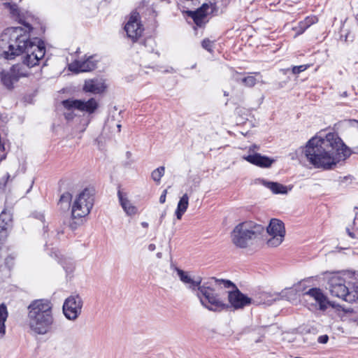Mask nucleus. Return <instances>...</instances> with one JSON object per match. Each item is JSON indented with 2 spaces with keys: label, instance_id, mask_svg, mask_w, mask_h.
<instances>
[{
  "label": "nucleus",
  "instance_id": "nucleus-27",
  "mask_svg": "<svg viewBox=\"0 0 358 358\" xmlns=\"http://www.w3.org/2000/svg\"><path fill=\"white\" fill-rule=\"evenodd\" d=\"M71 200V194L68 192H64L61 195L59 200L58 201V205L63 210L69 209L70 207Z\"/></svg>",
  "mask_w": 358,
  "mask_h": 358
},
{
  "label": "nucleus",
  "instance_id": "nucleus-19",
  "mask_svg": "<svg viewBox=\"0 0 358 358\" xmlns=\"http://www.w3.org/2000/svg\"><path fill=\"white\" fill-rule=\"evenodd\" d=\"M259 181L262 185L269 189L273 194H285L287 193V187L280 183L277 182L267 181L264 179H261Z\"/></svg>",
  "mask_w": 358,
  "mask_h": 358
},
{
  "label": "nucleus",
  "instance_id": "nucleus-36",
  "mask_svg": "<svg viewBox=\"0 0 358 358\" xmlns=\"http://www.w3.org/2000/svg\"><path fill=\"white\" fill-rule=\"evenodd\" d=\"M65 117L66 119L69 120V119H72L73 118V115L72 113H65Z\"/></svg>",
  "mask_w": 358,
  "mask_h": 358
},
{
  "label": "nucleus",
  "instance_id": "nucleus-31",
  "mask_svg": "<svg viewBox=\"0 0 358 358\" xmlns=\"http://www.w3.org/2000/svg\"><path fill=\"white\" fill-rule=\"evenodd\" d=\"M353 178L351 176H345L340 180V185H343L345 183H351Z\"/></svg>",
  "mask_w": 358,
  "mask_h": 358
},
{
  "label": "nucleus",
  "instance_id": "nucleus-30",
  "mask_svg": "<svg viewBox=\"0 0 358 358\" xmlns=\"http://www.w3.org/2000/svg\"><path fill=\"white\" fill-rule=\"evenodd\" d=\"M309 67V65L303 64L300 66H293L292 71L293 74H299L304 71H306Z\"/></svg>",
  "mask_w": 358,
  "mask_h": 358
},
{
  "label": "nucleus",
  "instance_id": "nucleus-14",
  "mask_svg": "<svg viewBox=\"0 0 358 358\" xmlns=\"http://www.w3.org/2000/svg\"><path fill=\"white\" fill-rule=\"evenodd\" d=\"M96 66V62L90 56L85 61H74L69 64V69L75 73L87 72L94 70Z\"/></svg>",
  "mask_w": 358,
  "mask_h": 358
},
{
  "label": "nucleus",
  "instance_id": "nucleus-12",
  "mask_svg": "<svg viewBox=\"0 0 358 358\" xmlns=\"http://www.w3.org/2000/svg\"><path fill=\"white\" fill-rule=\"evenodd\" d=\"M27 76L20 64L13 65L8 71H2L0 73L2 84L8 90L13 88V84L22 77Z\"/></svg>",
  "mask_w": 358,
  "mask_h": 358
},
{
  "label": "nucleus",
  "instance_id": "nucleus-45",
  "mask_svg": "<svg viewBox=\"0 0 358 358\" xmlns=\"http://www.w3.org/2000/svg\"><path fill=\"white\" fill-rule=\"evenodd\" d=\"M224 96H228V95H229V94H228L227 92H224Z\"/></svg>",
  "mask_w": 358,
  "mask_h": 358
},
{
  "label": "nucleus",
  "instance_id": "nucleus-43",
  "mask_svg": "<svg viewBox=\"0 0 358 358\" xmlns=\"http://www.w3.org/2000/svg\"><path fill=\"white\" fill-rule=\"evenodd\" d=\"M343 96H348V94H347V92H344L342 94Z\"/></svg>",
  "mask_w": 358,
  "mask_h": 358
},
{
  "label": "nucleus",
  "instance_id": "nucleus-33",
  "mask_svg": "<svg viewBox=\"0 0 358 358\" xmlns=\"http://www.w3.org/2000/svg\"><path fill=\"white\" fill-rule=\"evenodd\" d=\"M329 340V337L327 335H322V336H320L318 337L317 338V341L320 343H327V341Z\"/></svg>",
  "mask_w": 358,
  "mask_h": 358
},
{
  "label": "nucleus",
  "instance_id": "nucleus-15",
  "mask_svg": "<svg viewBox=\"0 0 358 358\" xmlns=\"http://www.w3.org/2000/svg\"><path fill=\"white\" fill-rule=\"evenodd\" d=\"M210 6L208 3H203L196 10H187V16L192 18L194 22L199 27H201L205 23V18L208 14Z\"/></svg>",
  "mask_w": 358,
  "mask_h": 358
},
{
  "label": "nucleus",
  "instance_id": "nucleus-44",
  "mask_svg": "<svg viewBox=\"0 0 358 358\" xmlns=\"http://www.w3.org/2000/svg\"><path fill=\"white\" fill-rule=\"evenodd\" d=\"M117 128H118V129H119V131H120L121 125H120V124H117Z\"/></svg>",
  "mask_w": 358,
  "mask_h": 358
},
{
  "label": "nucleus",
  "instance_id": "nucleus-20",
  "mask_svg": "<svg viewBox=\"0 0 358 358\" xmlns=\"http://www.w3.org/2000/svg\"><path fill=\"white\" fill-rule=\"evenodd\" d=\"M117 196L120 200V205L128 215H133L137 213V208L134 206L129 200L124 196L122 192L119 190Z\"/></svg>",
  "mask_w": 358,
  "mask_h": 358
},
{
  "label": "nucleus",
  "instance_id": "nucleus-37",
  "mask_svg": "<svg viewBox=\"0 0 358 358\" xmlns=\"http://www.w3.org/2000/svg\"><path fill=\"white\" fill-rule=\"evenodd\" d=\"M347 232H348V235H349L350 237H352V238H354V237H355L354 234H353V233H352V232L350 231V229H347Z\"/></svg>",
  "mask_w": 358,
  "mask_h": 358
},
{
  "label": "nucleus",
  "instance_id": "nucleus-7",
  "mask_svg": "<svg viewBox=\"0 0 358 358\" xmlns=\"http://www.w3.org/2000/svg\"><path fill=\"white\" fill-rule=\"evenodd\" d=\"M264 232V227L252 221L237 224L231 233V242L239 248H246L259 239Z\"/></svg>",
  "mask_w": 358,
  "mask_h": 358
},
{
  "label": "nucleus",
  "instance_id": "nucleus-26",
  "mask_svg": "<svg viewBox=\"0 0 358 358\" xmlns=\"http://www.w3.org/2000/svg\"><path fill=\"white\" fill-rule=\"evenodd\" d=\"M8 317L6 306L4 303L0 305V334H5V322Z\"/></svg>",
  "mask_w": 358,
  "mask_h": 358
},
{
  "label": "nucleus",
  "instance_id": "nucleus-34",
  "mask_svg": "<svg viewBox=\"0 0 358 358\" xmlns=\"http://www.w3.org/2000/svg\"><path fill=\"white\" fill-rule=\"evenodd\" d=\"M166 197L165 195H161L160 197H159V202L161 203H164L165 201H166Z\"/></svg>",
  "mask_w": 358,
  "mask_h": 358
},
{
  "label": "nucleus",
  "instance_id": "nucleus-42",
  "mask_svg": "<svg viewBox=\"0 0 358 358\" xmlns=\"http://www.w3.org/2000/svg\"><path fill=\"white\" fill-rule=\"evenodd\" d=\"M162 253H161V252H158V253L157 254V257L158 258H161V257H162Z\"/></svg>",
  "mask_w": 358,
  "mask_h": 358
},
{
  "label": "nucleus",
  "instance_id": "nucleus-35",
  "mask_svg": "<svg viewBox=\"0 0 358 358\" xmlns=\"http://www.w3.org/2000/svg\"><path fill=\"white\" fill-rule=\"evenodd\" d=\"M155 248H156V246H155V244L151 243V244H150V245H148V250H149L150 251H154V250H155Z\"/></svg>",
  "mask_w": 358,
  "mask_h": 358
},
{
  "label": "nucleus",
  "instance_id": "nucleus-41",
  "mask_svg": "<svg viewBox=\"0 0 358 358\" xmlns=\"http://www.w3.org/2000/svg\"><path fill=\"white\" fill-rule=\"evenodd\" d=\"M165 215H166V212H164V213L162 214L161 217H160V220H161L164 217Z\"/></svg>",
  "mask_w": 358,
  "mask_h": 358
},
{
  "label": "nucleus",
  "instance_id": "nucleus-32",
  "mask_svg": "<svg viewBox=\"0 0 358 358\" xmlns=\"http://www.w3.org/2000/svg\"><path fill=\"white\" fill-rule=\"evenodd\" d=\"M33 216L35 218L41 220L42 222H43L44 220H45V216H44L43 213H42L41 212H35V213H33Z\"/></svg>",
  "mask_w": 358,
  "mask_h": 358
},
{
  "label": "nucleus",
  "instance_id": "nucleus-8",
  "mask_svg": "<svg viewBox=\"0 0 358 358\" xmlns=\"http://www.w3.org/2000/svg\"><path fill=\"white\" fill-rule=\"evenodd\" d=\"M94 190L90 188L83 189L74 200L71 207L73 219L82 218L88 215L94 206Z\"/></svg>",
  "mask_w": 358,
  "mask_h": 358
},
{
  "label": "nucleus",
  "instance_id": "nucleus-17",
  "mask_svg": "<svg viewBox=\"0 0 358 358\" xmlns=\"http://www.w3.org/2000/svg\"><path fill=\"white\" fill-rule=\"evenodd\" d=\"M243 159L247 162L262 168H268L274 162L273 159L266 156H262L259 153H255L254 155L243 157Z\"/></svg>",
  "mask_w": 358,
  "mask_h": 358
},
{
  "label": "nucleus",
  "instance_id": "nucleus-6",
  "mask_svg": "<svg viewBox=\"0 0 358 358\" xmlns=\"http://www.w3.org/2000/svg\"><path fill=\"white\" fill-rule=\"evenodd\" d=\"M324 280L327 282V289L331 295L346 302L352 303L358 299V287H350V283L347 282L345 275L340 272L326 273Z\"/></svg>",
  "mask_w": 358,
  "mask_h": 358
},
{
  "label": "nucleus",
  "instance_id": "nucleus-21",
  "mask_svg": "<svg viewBox=\"0 0 358 358\" xmlns=\"http://www.w3.org/2000/svg\"><path fill=\"white\" fill-rule=\"evenodd\" d=\"M276 297L274 295L268 293V292H261L258 294V295L255 296L254 298H252V301H259V303H252V305L259 306V305H267L269 306L272 304L273 301H275Z\"/></svg>",
  "mask_w": 358,
  "mask_h": 358
},
{
  "label": "nucleus",
  "instance_id": "nucleus-9",
  "mask_svg": "<svg viewBox=\"0 0 358 358\" xmlns=\"http://www.w3.org/2000/svg\"><path fill=\"white\" fill-rule=\"evenodd\" d=\"M83 301L79 295H71L63 304L62 310L66 319L75 321L82 313Z\"/></svg>",
  "mask_w": 358,
  "mask_h": 358
},
{
  "label": "nucleus",
  "instance_id": "nucleus-13",
  "mask_svg": "<svg viewBox=\"0 0 358 358\" xmlns=\"http://www.w3.org/2000/svg\"><path fill=\"white\" fill-rule=\"evenodd\" d=\"M124 30L127 32V36L136 42L141 36L143 31V25L140 22V15L137 12H133L124 26Z\"/></svg>",
  "mask_w": 358,
  "mask_h": 358
},
{
  "label": "nucleus",
  "instance_id": "nucleus-28",
  "mask_svg": "<svg viewBox=\"0 0 358 358\" xmlns=\"http://www.w3.org/2000/svg\"><path fill=\"white\" fill-rule=\"evenodd\" d=\"M164 172H165V167L159 166L157 169H155L152 172L151 178L155 182L159 183L161 178L164 175Z\"/></svg>",
  "mask_w": 358,
  "mask_h": 358
},
{
  "label": "nucleus",
  "instance_id": "nucleus-3",
  "mask_svg": "<svg viewBox=\"0 0 358 358\" xmlns=\"http://www.w3.org/2000/svg\"><path fill=\"white\" fill-rule=\"evenodd\" d=\"M176 271L180 280L186 287L194 292L199 299L201 304L210 311L220 312L224 310L227 306L224 303L220 297L219 293L215 292L214 280L210 278L208 281L202 283V279L198 276L192 278L189 273L178 267Z\"/></svg>",
  "mask_w": 358,
  "mask_h": 358
},
{
  "label": "nucleus",
  "instance_id": "nucleus-5",
  "mask_svg": "<svg viewBox=\"0 0 358 358\" xmlns=\"http://www.w3.org/2000/svg\"><path fill=\"white\" fill-rule=\"evenodd\" d=\"M213 280H214L215 292L219 293L222 302L227 306L224 310L229 308L234 310H242L252 305V303H259V301H252V298L242 293L237 286L229 280L213 277Z\"/></svg>",
  "mask_w": 358,
  "mask_h": 358
},
{
  "label": "nucleus",
  "instance_id": "nucleus-1",
  "mask_svg": "<svg viewBox=\"0 0 358 358\" xmlns=\"http://www.w3.org/2000/svg\"><path fill=\"white\" fill-rule=\"evenodd\" d=\"M6 6L27 29L20 27L6 29L0 36V56L13 59L16 56L22 55V63L29 68L38 65L45 56V47L41 40L30 39L29 33L34 29L36 19L30 13H20L15 4L6 3Z\"/></svg>",
  "mask_w": 358,
  "mask_h": 358
},
{
  "label": "nucleus",
  "instance_id": "nucleus-40",
  "mask_svg": "<svg viewBox=\"0 0 358 358\" xmlns=\"http://www.w3.org/2000/svg\"><path fill=\"white\" fill-rule=\"evenodd\" d=\"M166 194H167V189H164L162 194L165 195V196H166Z\"/></svg>",
  "mask_w": 358,
  "mask_h": 358
},
{
  "label": "nucleus",
  "instance_id": "nucleus-18",
  "mask_svg": "<svg viewBox=\"0 0 358 358\" xmlns=\"http://www.w3.org/2000/svg\"><path fill=\"white\" fill-rule=\"evenodd\" d=\"M106 89L104 83L99 80H89L85 82L83 90L94 94L102 93Z\"/></svg>",
  "mask_w": 358,
  "mask_h": 358
},
{
  "label": "nucleus",
  "instance_id": "nucleus-10",
  "mask_svg": "<svg viewBox=\"0 0 358 358\" xmlns=\"http://www.w3.org/2000/svg\"><path fill=\"white\" fill-rule=\"evenodd\" d=\"M267 233L271 236L266 244L268 247H277L284 240L285 229L284 223L278 219H272L266 228Z\"/></svg>",
  "mask_w": 358,
  "mask_h": 358
},
{
  "label": "nucleus",
  "instance_id": "nucleus-25",
  "mask_svg": "<svg viewBox=\"0 0 358 358\" xmlns=\"http://www.w3.org/2000/svg\"><path fill=\"white\" fill-rule=\"evenodd\" d=\"M240 73L238 72H235L233 74V78L236 82H241L245 86L248 87H252L255 85L257 83V79L255 76H248L244 78H239Z\"/></svg>",
  "mask_w": 358,
  "mask_h": 358
},
{
  "label": "nucleus",
  "instance_id": "nucleus-46",
  "mask_svg": "<svg viewBox=\"0 0 358 358\" xmlns=\"http://www.w3.org/2000/svg\"><path fill=\"white\" fill-rule=\"evenodd\" d=\"M353 121L358 124V120H354Z\"/></svg>",
  "mask_w": 358,
  "mask_h": 358
},
{
  "label": "nucleus",
  "instance_id": "nucleus-23",
  "mask_svg": "<svg viewBox=\"0 0 358 358\" xmlns=\"http://www.w3.org/2000/svg\"><path fill=\"white\" fill-rule=\"evenodd\" d=\"M317 22V17L316 16H308L306 17L303 21H301L298 27L295 28L297 31L296 34L299 35L303 34L309 27Z\"/></svg>",
  "mask_w": 358,
  "mask_h": 358
},
{
  "label": "nucleus",
  "instance_id": "nucleus-22",
  "mask_svg": "<svg viewBox=\"0 0 358 358\" xmlns=\"http://www.w3.org/2000/svg\"><path fill=\"white\" fill-rule=\"evenodd\" d=\"M10 218L9 215L2 211L0 214V241L4 240L7 236V227L9 226Z\"/></svg>",
  "mask_w": 358,
  "mask_h": 358
},
{
  "label": "nucleus",
  "instance_id": "nucleus-2",
  "mask_svg": "<svg viewBox=\"0 0 358 358\" xmlns=\"http://www.w3.org/2000/svg\"><path fill=\"white\" fill-rule=\"evenodd\" d=\"M358 153V147L353 150L347 147L337 134L329 132L324 138L315 136L306 146L305 155L309 162L317 169H332L341 159Z\"/></svg>",
  "mask_w": 358,
  "mask_h": 358
},
{
  "label": "nucleus",
  "instance_id": "nucleus-29",
  "mask_svg": "<svg viewBox=\"0 0 358 358\" xmlns=\"http://www.w3.org/2000/svg\"><path fill=\"white\" fill-rule=\"evenodd\" d=\"M214 45V42L211 41L208 38H205L201 42V45L203 48L206 50L207 51L212 52H213V47Z\"/></svg>",
  "mask_w": 358,
  "mask_h": 358
},
{
  "label": "nucleus",
  "instance_id": "nucleus-11",
  "mask_svg": "<svg viewBox=\"0 0 358 358\" xmlns=\"http://www.w3.org/2000/svg\"><path fill=\"white\" fill-rule=\"evenodd\" d=\"M62 105L69 110H78L88 114L94 113L99 107L97 101L94 98H91L87 101L69 99L64 100Z\"/></svg>",
  "mask_w": 358,
  "mask_h": 358
},
{
  "label": "nucleus",
  "instance_id": "nucleus-38",
  "mask_svg": "<svg viewBox=\"0 0 358 358\" xmlns=\"http://www.w3.org/2000/svg\"><path fill=\"white\" fill-rule=\"evenodd\" d=\"M141 225H142V227H144V228H147V227H148V222H143L141 223Z\"/></svg>",
  "mask_w": 358,
  "mask_h": 358
},
{
  "label": "nucleus",
  "instance_id": "nucleus-24",
  "mask_svg": "<svg viewBox=\"0 0 358 358\" xmlns=\"http://www.w3.org/2000/svg\"><path fill=\"white\" fill-rule=\"evenodd\" d=\"M189 205V196L185 194L179 200L177 209L176 210V215L178 220L182 218V215L185 213Z\"/></svg>",
  "mask_w": 358,
  "mask_h": 358
},
{
  "label": "nucleus",
  "instance_id": "nucleus-39",
  "mask_svg": "<svg viewBox=\"0 0 358 358\" xmlns=\"http://www.w3.org/2000/svg\"><path fill=\"white\" fill-rule=\"evenodd\" d=\"M150 41H152L151 38L145 40L144 42H143L144 45H145L146 43L150 42Z\"/></svg>",
  "mask_w": 358,
  "mask_h": 358
},
{
  "label": "nucleus",
  "instance_id": "nucleus-16",
  "mask_svg": "<svg viewBox=\"0 0 358 358\" xmlns=\"http://www.w3.org/2000/svg\"><path fill=\"white\" fill-rule=\"evenodd\" d=\"M303 296L314 299L315 303L319 305L320 310H324L327 308V298L320 288L310 289L303 294Z\"/></svg>",
  "mask_w": 358,
  "mask_h": 358
},
{
  "label": "nucleus",
  "instance_id": "nucleus-4",
  "mask_svg": "<svg viewBox=\"0 0 358 358\" xmlns=\"http://www.w3.org/2000/svg\"><path fill=\"white\" fill-rule=\"evenodd\" d=\"M53 304L48 299H36L28 306L29 327L34 333L47 334L54 323Z\"/></svg>",
  "mask_w": 358,
  "mask_h": 358
}]
</instances>
